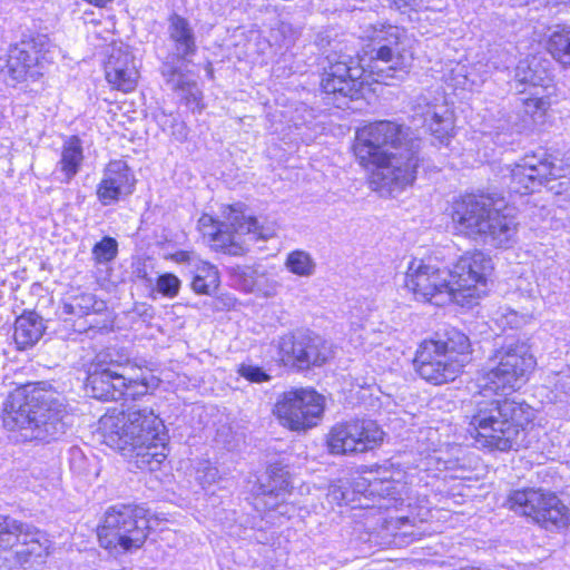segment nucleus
Returning <instances> with one entry per match:
<instances>
[{"mask_svg": "<svg viewBox=\"0 0 570 570\" xmlns=\"http://www.w3.org/2000/svg\"><path fill=\"white\" fill-rule=\"evenodd\" d=\"M451 273L441 268L432 257L412 258L405 273V286L415 299L444 305L454 302Z\"/></svg>", "mask_w": 570, "mask_h": 570, "instance_id": "14", "label": "nucleus"}, {"mask_svg": "<svg viewBox=\"0 0 570 570\" xmlns=\"http://www.w3.org/2000/svg\"><path fill=\"white\" fill-rule=\"evenodd\" d=\"M117 253L118 243L111 237H104L92 248V257L98 264L111 262L117 256Z\"/></svg>", "mask_w": 570, "mask_h": 570, "instance_id": "38", "label": "nucleus"}, {"mask_svg": "<svg viewBox=\"0 0 570 570\" xmlns=\"http://www.w3.org/2000/svg\"><path fill=\"white\" fill-rule=\"evenodd\" d=\"M171 258L178 264H185L189 272L199 257L194 252L179 250L173 254Z\"/></svg>", "mask_w": 570, "mask_h": 570, "instance_id": "46", "label": "nucleus"}, {"mask_svg": "<svg viewBox=\"0 0 570 570\" xmlns=\"http://www.w3.org/2000/svg\"><path fill=\"white\" fill-rule=\"evenodd\" d=\"M287 512V507H285V511H281V514H284Z\"/></svg>", "mask_w": 570, "mask_h": 570, "instance_id": "52", "label": "nucleus"}, {"mask_svg": "<svg viewBox=\"0 0 570 570\" xmlns=\"http://www.w3.org/2000/svg\"><path fill=\"white\" fill-rule=\"evenodd\" d=\"M505 507L540 525L544 530L559 532L570 525V509L553 492L525 488L511 491Z\"/></svg>", "mask_w": 570, "mask_h": 570, "instance_id": "12", "label": "nucleus"}, {"mask_svg": "<svg viewBox=\"0 0 570 570\" xmlns=\"http://www.w3.org/2000/svg\"><path fill=\"white\" fill-rule=\"evenodd\" d=\"M411 135L407 127L391 120L370 122L356 130L355 157L363 167L373 168L376 189L393 193L413 184L421 140Z\"/></svg>", "mask_w": 570, "mask_h": 570, "instance_id": "1", "label": "nucleus"}, {"mask_svg": "<svg viewBox=\"0 0 570 570\" xmlns=\"http://www.w3.org/2000/svg\"><path fill=\"white\" fill-rule=\"evenodd\" d=\"M390 3L402 12L419 11L422 8V0H390Z\"/></svg>", "mask_w": 570, "mask_h": 570, "instance_id": "48", "label": "nucleus"}, {"mask_svg": "<svg viewBox=\"0 0 570 570\" xmlns=\"http://www.w3.org/2000/svg\"><path fill=\"white\" fill-rule=\"evenodd\" d=\"M445 336V340L423 341L414 358L419 375L435 385L453 381L470 362L469 337L454 328Z\"/></svg>", "mask_w": 570, "mask_h": 570, "instance_id": "8", "label": "nucleus"}, {"mask_svg": "<svg viewBox=\"0 0 570 570\" xmlns=\"http://www.w3.org/2000/svg\"><path fill=\"white\" fill-rule=\"evenodd\" d=\"M405 484L399 481L383 479L357 476L351 487L343 484H332L328 489L327 500L336 505H348L352 508L379 510H402L407 509L406 514L394 517L400 528L411 523L415 525L417 522H424L430 517V502L426 497L413 498L407 495L405 499L402 494Z\"/></svg>", "mask_w": 570, "mask_h": 570, "instance_id": "5", "label": "nucleus"}, {"mask_svg": "<svg viewBox=\"0 0 570 570\" xmlns=\"http://www.w3.org/2000/svg\"><path fill=\"white\" fill-rule=\"evenodd\" d=\"M537 365L529 344L509 338L494 351L488 371L479 379L478 395H508L520 390Z\"/></svg>", "mask_w": 570, "mask_h": 570, "instance_id": "7", "label": "nucleus"}, {"mask_svg": "<svg viewBox=\"0 0 570 570\" xmlns=\"http://www.w3.org/2000/svg\"><path fill=\"white\" fill-rule=\"evenodd\" d=\"M218 470L209 462H202L196 470V479L203 485H210L218 480Z\"/></svg>", "mask_w": 570, "mask_h": 570, "instance_id": "44", "label": "nucleus"}, {"mask_svg": "<svg viewBox=\"0 0 570 570\" xmlns=\"http://www.w3.org/2000/svg\"><path fill=\"white\" fill-rule=\"evenodd\" d=\"M289 29H291V28H289V26H287V24H282V27H281V31H282V32H285V31H287V30H289Z\"/></svg>", "mask_w": 570, "mask_h": 570, "instance_id": "51", "label": "nucleus"}, {"mask_svg": "<svg viewBox=\"0 0 570 570\" xmlns=\"http://www.w3.org/2000/svg\"><path fill=\"white\" fill-rule=\"evenodd\" d=\"M524 112L530 115L532 118L535 117L537 114H543L549 106V101L539 96V91H535L531 95V97L523 100Z\"/></svg>", "mask_w": 570, "mask_h": 570, "instance_id": "43", "label": "nucleus"}, {"mask_svg": "<svg viewBox=\"0 0 570 570\" xmlns=\"http://www.w3.org/2000/svg\"><path fill=\"white\" fill-rule=\"evenodd\" d=\"M169 37L175 43V50L179 58L186 59L196 51L194 31L189 22L178 16L174 14L169 19Z\"/></svg>", "mask_w": 570, "mask_h": 570, "instance_id": "30", "label": "nucleus"}, {"mask_svg": "<svg viewBox=\"0 0 570 570\" xmlns=\"http://www.w3.org/2000/svg\"><path fill=\"white\" fill-rule=\"evenodd\" d=\"M514 78L521 85H530L534 88L548 89L550 87V76L542 61L537 57H528L520 60Z\"/></svg>", "mask_w": 570, "mask_h": 570, "instance_id": "29", "label": "nucleus"}, {"mask_svg": "<svg viewBox=\"0 0 570 570\" xmlns=\"http://www.w3.org/2000/svg\"><path fill=\"white\" fill-rule=\"evenodd\" d=\"M323 410L322 395L314 390L301 389L284 393L274 412L284 426L298 431L316 425Z\"/></svg>", "mask_w": 570, "mask_h": 570, "instance_id": "19", "label": "nucleus"}, {"mask_svg": "<svg viewBox=\"0 0 570 570\" xmlns=\"http://www.w3.org/2000/svg\"><path fill=\"white\" fill-rule=\"evenodd\" d=\"M370 41L371 72L385 80L395 78L396 72H407L414 55L412 40L404 29L392 24H370L361 36Z\"/></svg>", "mask_w": 570, "mask_h": 570, "instance_id": "10", "label": "nucleus"}, {"mask_svg": "<svg viewBox=\"0 0 570 570\" xmlns=\"http://www.w3.org/2000/svg\"><path fill=\"white\" fill-rule=\"evenodd\" d=\"M219 285H210L200 276H193L191 288L197 294L212 295Z\"/></svg>", "mask_w": 570, "mask_h": 570, "instance_id": "45", "label": "nucleus"}, {"mask_svg": "<svg viewBox=\"0 0 570 570\" xmlns=\"http://www.w3.org/2000/svg\"><path fill=\"white\" fill-rule=\"evenodd\" d=\"M492 269L491 258L482 252L462 255L453 268L449 269L453 292H455L453 301L461 305H469L484 295Z\"/></svg>", "mask_w": 570, "mask_h": 570, "instance_id": "16", "label": "nucleus"}, {"mask_svg": "<svg viewBox=\"0 0 570 570\" xmlns=\"http://www.w3.org/2000/svg\"><path fill=\"white\" fill-rule=\"evenodd\" d=\"M116 351L107 348L96 355L94 370L89 372L87 386L91 396L102 401H117L124 396L125 361L114 358Z\"/></svg>", "mask_w": 570, "mask_h": 570, "instance_id": "21", "label": "nucleus"}, {"mask_svg": "<svg viewBox=\"0 0 570 570\" xmlns=\"http://www.w3.org/2000/svg\"><path fill=\"white\" fill-rule=\"evenodd\" d=\"M83 161L82 144L79 137L71 136L62 145L60 159L56 165V179L68 184L78 174Z\"/></svg>", "mask_w": 570, "mask_h": 570, "instance_id": "27", "label": "nucleus"}, {"mask_svg": "<svg viewBox=\"0 0 570 570\" xmlns=\"http://www.w3.org/2000/svg\"><path fill=\"white\" fill-rule=\"evenodd\" d=\"M193 276H200L210 285H219V274L215 266L212 264L197 259V263L188 272Z\"/></svg>", "mask_w": 570, "mask_h": 570, "instance_id": "41", "label": "nucleus"}, {"mask_svg": "<svg viewBox=\"0 0 570 570\" xmlns=\"http://www.w3.org/2000/svg\"><path fill=\"white\" fill-rule=\"evenodd\" d=\"M440 100L426 95L417 97L413 119L426 127L440 144H445L453 131V115L448 105Z\"/></svg>", "mask_w": 570, "mask_h": 570, "instance_id": "23", "label": "nucleus"}, {"mask_svg": "<svg viewBox=\"0 0 570 570\" xmlns=\"http://www.w3.org/2000/svg\"><path fill=\"white\" fill-rule=\"evenodd\" d=\"M383 431L372 420H355L334 425L327 436V445L333 454L366 452L383 440Z\"/></svg>", "mask_w": 570, "mask_h": 570, "instance_id": "20", "label": "nucleus"}, {"mask_svg": "<svg viewBox=\"0 0 570 570\" xmlns=\"http://www.w3.org/2000/svg\"><path fill=\"white\" fill-rule=\"evenodd\" d=\"M281 361L298 370L320 367L333 357V346L312 332L288 333L276 342Z\"/></svg>", "mask_w": 570, "mask_h": 570, "instance_id": "17", "label": "nucleus"}, {"mask_svg": "<svg viewBox=\"0 0 570 570\" xmlns=\"http://www.w3.org/2000/svg\"><path fill=\"white\" fill-rule=\"evenodd\" d=\"M509 188L515 194L533 193L549 179L564 177L570 173L563 159L549 155L544 149L525 155L519 163L508 166Z\"/></svg>", "mask_w": 570, "mask_h": 570, "instance_id": "15", "label": "nucleus"}, {"mask_svg": "<svg viewBox=\"0 0 570 570\" xmlns=\"http://www.w3.org/2000/svg\"><path fill=\"white\" fill-rule=\"evenodd\" d=\"M99 430L104 442L138 469L157 470L167 456L164 423L150 409L107 413L99 421Z\"/></svg>", "mask_w": 570, "mask_h": 570, "instance_id": "2", "label": "nucleus"}, {"mask_svg": "<svg viewBox=\"0 0 570 570\" xmlns=\"http://www.w3.org/2000/svg\"><path fill=\"white\" fill-rule=\"evenodd\" d=\"M548 50L563 66H570V28L553 31L548 41Z\"/></svg>", "mask_w": 570, "mask_h": 570, "instance_id": "35", "label": "nucleus"}, {"mask_svg": "<svg viewBox=\"0 0 570 570\" xmlns=\"http://www.w3.org/2000/svg\"><path fill=\"white\" fill-rule=\"evenodd\" d=\"M107 81L116 89L129 92L135 89L138 81L137 67L117 69L114 66L105 67Z\"/></svg>", "mask_w": 570, "mask_h": 570, "instance_id": "36", "label": "nucleus"}, {"mask_svg": "<svg viewBox=\"0 0 570 570\" xmlns=\"http://www.w3.org/2000/svg\"><path fill=\"white\" fill-rule=\"evenodd\" d=\"M136 179L124 160H111L105 168L97 187V197L104 206L119 202L131 195Z\"/></svg>", "mask_w": 570, "mask_h": 570, "instance_id": "24", "label": "nucleus"}, {"mask_svg": "<svg viewBox=\"0 0 570 570\" xmlns=\"http://www.w3.org/2000/svg\"><path fill=\"white\" fill-rule=\"evenodd\" d=\"M148 520L140 507L110 508L98 528V540L105 549L130 551L140 548L148 535Z\"/></svg>", "mask_w": 570, "mask_h": 570, "instance_id": "13", "label": "nucleus"}, {"mask_svg": "<svg viewBox=\"0 0 570 570\" xmlns=\"http://www.w3.org/2000/svg\"><path fill=\"white\" fill-rule=\"evenodd\" d=\"M68 412L52 392L17 389L4 403L2 421L9 431H18L22 441L56 440L66 433Z\"/></svg>", "mask_w": 570, "mask_h": 570, "instance_id": "4", "label": "nucleus"}, {"mask_svg": "<svg viewBox=\"0 0 570 570\" xmlns=\"http://www.w3.org/2000/svg\"><path fill=\"white\" fill-rule=\"evenodd\" d=\"M535 302L537 299L532 298L530 301V305L522 307L520 311L509 306L499 307L494 313L493 321L502 328H520L529 324L534 318Z\"/></svg>", "mask_w": 570, "mask_h": 570, "instance_id": "32", "label": "nucleus"}, {"mask_svg": "<svg viewBox=\"0 0 570 570\" xmlns=\"http://www.w3.org/2000/svg\"><path fill=\"white\" fill-rule=\"evenodd\" d=\"M495 142L499 144V145H505V144H511L512 140H508L505 138V134H502V132H497V136H495Z\"/></svg>", "mask_w": 570, "mask_h": 570, "instance_id": "49", "label": "nucleus"}, {"mask_svg": "<svg viewBox=\"0 0 570 570\" xmlns=\"http://www.w3.org/2000/svg\"><path fill=\"white\" fill-rule=\"evenodd\" d=\"M85 458L79 450L72 451V458L70 462L71 470L79 475H87L89 471L85 466Z\"/></svg>", "mask_w": 570, "mask_h": 570, "instance_id": "47", "label": "nucleus"}, {"mask_svg": "<svg viewBox=\"0 0 570 570\" xmlns=\"http://www.w3.org/2000/svg\"><path fill=\"white\" fill-rule=\"evenodd\" d=\"M46 37H38L30 41H21L9 49L7 68L14 80L27 77L36 79L42 75L43 69L53 59Z\"/></svg>", "mask_w": 570, "mask_h": 570, "instance_id": "22", "label": "nucleus"}, {"mask_svg": "<svg viewBox=\"0 0 570 570\" xmlns=\"http://www.w3.org/2000/svg\"><path fill=\"white\" fill-rule=\"evenodd\" d=\"M238 374L252 383H263L271 380V376L259 366L250 363H242Z\"/></svg>", "mask_w": 570, "mask_h": 570, "instance_id": "42", "label": "nucleus"}, {"mask_svg": "<svg viewBox=\"0 0 570 570\" xmlns=\"http://www.w3.org/2000/svg\"><path fill=\"white\" fill-rule=\"evenodd\" d=\"M0 570H38L49 554L50 541L32 525L0 514Z\"/></svg>", "mask_w": 570, "mask_h": 570, "instance_id": "9", "label": "nucleus"}, {"mask_svg": "<svg viewBox=\"0 0 570 570\" xmlns=\"http://www.w3.org/2000/svg\"><path fill=\"white\" fill-rule=\"evenodd\" d=\"M364 68L354 62L350 55L332 52L326 56L323 66L321 87L326 95H332L337 107L343 104L340 99L358 97L363 87Z\"/></svg>", "mask_w": 570, "mask_h": 570, "instance_id": "18", "label": "nucleus"}, {"mask_svg": "<svg viewBox=\"0 0 570 570\" xmlns=\"http://www.w3.org/2000/svg\"><path fill=\"white\" fill-rule=\"evenodd\" d=\"M150 386L151 382L148 376L132 377L128 376L125 372V386L121 389V392H124L122 397L136 400L139 396L146 395Z\"/></svg>", "mask_w": 570, "mask_h": 570, "instance_id": "37", "label": "nucleus"}, {"mask_svg": "<svg viewBox=\"0 0 570 570\" xmlns=\"http://www.w3.org/2000/svg\"><path fill=\"white\" fill-rule=\"evenodd\" d=\"M490 66L480 61L472 67L456 63L450 71L449 80L456 88L473 90L484 82L490 75Z\"/></svg>", "mask_w": 570, "mask_h": 570, "instance_id": "31", "label": "nucleus"}, {"mask_svg": "<svg viewBox=\"0 0 570 570\" xmlns=\"http://www.w3.org/2000/svg\"><path fill=\"white\" fill-rule=\"evenodd\" d=\"M291 488L288 471L278 465L271 466L267 482L262 483L259 488L264 505L269 510L276 509L285 502Z\"/></svg>", "mask_w": 570, "mask_h": 570, "instance_id": "26", "label": "nucleus"}, {"mask_svg": "<svg viewBox=\"0 0 570 570\" xmlns=\"http://www.w3.org/2000/svg\"><path fill=\"white\" fill-rule=\"evenodd\" d=\"M167 83L175 90L186 106L191 109L199 107L202 92L196 82L187 78L184 73L173 69L168 73Z\"/></svg>", "mask_w": 570, "mask_h": 570, "instance_id": "33", "label": "nucleus"}, {"mask_svg": "<svg viewBox=\"0 0 570 570\" xmlns=\"http://www.w3.org/2000/svg\"><path fill=\"white\" fill-rule=\"evenodd\" d=\"M455 229L498 248H509L517 240L519 223L511 209L500 210L484 195H465L452 206Z\"/></svg>", "mask_w": 570, "mask_h": 570, "instance_id": "6", "label": "nucleus"}, {"mask_svg": "<svg viewBox=\"0 0 570 570\" xmlns=\"http://www.w3.org/2000/svg\"><path fill=\"white\" fill-rule=\"evenodd\" d=\"M284 266L292 274L299 277H312L316 272V262L312 255L303 249H295L287 254Z\"/></svg>", "mask_w": 570, "mask_h": 570, "instance_id": "34", "label": "nucleus"}, {"mask_svg": "<svg viewBox=\"0 0 570 570\" xmlns=\"http://www.w3.org/2000/svg\"><path fill=\"white\" fill-rule=\"evenodd\" d=\"M180 279L171 274L165 273L157 278L156 288L165 297L174 298L180 289Z\"/></svg>", "mask_w": 570, "mask_h": 570, "instance_id": "40", "label": "nucleus"}, {"mask_svg": "<svg viewBox=\"0 0 570 570\" xmlns=\"http://www.w3.org/2000/svg\"><path fill=\"white\" fill-rule=\"evenodd\" d=\"M45 330L43 320L37 313H23L14 322V343L19 350L31 347L41 338Z\"/></svg>", "mask_w": 570, "mask_h": 570, "instance_id": "28", "label": "nucleus"}, {"mask_svg": "<svg viewBox=\"0 0 570 570\" xmlns=\"http://www.w3.org/2000/svg\"><path fill=\"white\" fill-rule=\"evenodd\" d=\"M199 229L215 247L237 255L245 250L243 236L249 240L268 239L274 235L271 226L261 224L257 218L246 216L240 209L228 206L224 210V222L215 220L210 215H203L198 220Z\"/></svg>", "mask_w": 570, "mask_h": 570, "instance_id": "11", "label": "nucleus"}, {"mask_svg": "<svg viewBox=\"0 0 570 570\" xmlns=\"http://www.w3.org/2000/svg\"><path fill=\"white\" fill-rule=\"evenodd\" d=\"M105 308L106 303L97 299L95 294L72 289L62 299L60 315L66 321H71L72 318H81L90 314L100 313Z\"/></svg>", "mask_w": 570, "mask_h": 570, "instance_id": "25", "label": "nucleus"}, {"mask_svg": "<svg viewBox=\"0 0 570 570\" xmlns=\"http://www.w3.org/2000/svg\"><path fill=\"white\" fill-rule=\"evenodd\" d=\"M86 1L96 7H105L107 3L111 2L112 0H86Z\"/></svg>", "mask_w": 570, "mask_h": 570, "instance_id": "50", "label": "nucleus"}, {"mask_svg": "<svg viewBox=\"0 0 570 570\" xmlns=\"http://www.w3.org/2000/svg\"><path fill=\"white\" fill-rule=\"evenodd\" d=\"M114 66L117 69H127L130 67H137L135 62V58L131 56L127 47L118 46L112 47L108 60L106 61L105 67Z\"/></svg>", "mask_w": 570, "mask_h": 570, "instance_id": "39", "label": "nucleus"}, {"mask_svg": "<svg viewBox=\"0 0 570 570\" xmlns=\"http://www.w3.org/2000/svg\"><path fill=\"white\" fill-rule=\"evenodd\" d=\"M472 405L465 416L469 420L468 432L476 446L503 452L524 445L525 430L534 419V410L530 405L483 395H474Z\"/></svg>", "mask_w": 570, "mask_h": 570, "instance_id": "3", "label": "nucleus"}]
</instances>
